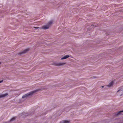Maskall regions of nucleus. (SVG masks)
Returning a JSON list of instances; mask_svg holds the SVG:
<instances>
[{
  "mask_svg": "<svg viewBox=\"0 0 123 123\" xmlns=\"http://www.w3.org/2000/svg\"><path fill=\"white\" fill-rule=\"evenodd\" d=\"M37 91V90H35L29 92L26 94L24 95L22 97L23 98H27L29 96L32 95L34 93Z\"/></svg>",
  "mask_w": 123,
  "mask_h": 123,
  "instance_id": "1",
  "label": "nucleus"
},
{
  "mask_svg": "<svg viewBox=\"0 0 123 123\" xmlns=\"http://www.w3.org/2000/svg\"><path fill=\"white\" fill-rule=\"evenodd\" d=\"M52 23L53 21H49L47 25L42 26V28L44 30L49 28V26L52 24Z\"/></svg>",
  "mask_w": 123,
  "mask_h": 123,
  "instance_id": "2",
  "label": "nucleus"
},
{
  "mask_svg": "<svg viewBox=\"0 0 123 123\" xmlns=\"http://www.w3.org/2000/svg\"><path fill=\"white\" fill-rule=\"evenodd\" d=\"M29 50L28 49H27L22 51L18 53V55H21L22 54H25Z\"/></svg>",
  "mask_w": 123,
  "mask_h": 123,
  "instance_id": "3",
  "label": "nucleus"
},
{
  "mask_svg": "<svg viewBox=\"0 0 123 123\" xmlns=\"http://www.w3.org/2000/svg\"><path fill=\"white\" fill-rule=\"evenodd\" d=\"M65 63H63L61 62H55L54 63V64L55 66H61L64 65L65 64Z\"/></svg>",
  "mask_w": 123,
  "mask_h": 123,
  "instance_id": "4",
  "label": "nucleus"
},
{
  "mask_svg": "<svg viewBox=\"0 0 123 123\" xmlns=\"http://www.w3.org/2000/svg\"><path fill=\"white\" fill-rule=\"evenodd\" d=\"M123 112L122 111H119L115 113V115H114L115 117H117V116L121 115L122 112Z\"/></svg>",
  "mask_w": 123,
  "mask_h": 123,
  "instance_id": "5",
  "label": "nucleus"
},
{
  "mask_svg": "<svg viewBox=\"0 0 123 123\" xmlns=\"http://www.w3.org/2000/svg\"><path fill=\"white\" fill-rule=\"evenodd\" d=\"M8 95L7 93H6L4 94H1L0 95V98L5 97Z\"/></svg>",
  "mask_w": 123,
  "mask_h": 123,
  "instance_id": "6",
  "label": "nucleus"
},
{
  "mask_svg": "<svg viewBox=\"0 0 123 123\" xmlns=\"http://www.w3.org/2000/svg\"><path fill=\"white\" fill-rule=\"evenodd\" d=\"M70 57V56L68 55H66L65 56L62 58L61 59L62 60H63V59H66L69 57Z\"/></svg>",
  "mask_w": 123,
  "mask_h": 123,
  "instance_id": "7",
  "label": "nucleus"
},
{
  "mask_svg": "<svg viewBox=\"0 0 123 123\" xmlns=\"http://www.w3.org/2000/svg\"><path fill=\"white\" fill-rule=\"evenodd\" d=\"M69 122L68 121H62L60 122L59 123H69Z\"/></svg>",
  "mask_w": 123,
  "mask_h": 123,
  "instance_id": "8",
  "label": "nucleus"
},
{
  "mask_svg": "<svg viewBox=\"0 0 123 123\" xmlns=\"http://www.w3.org/2000/svg\"><path fill=\"white\" fill-rule=\"evenodd\" d=\"M113 84V81H111L109 85L107 86L108 87H110L112 86Z\"/></svg>",
  "mask_w": 123,
  "mask_h": 123,
  "instance_id": "9",
  "label": "nucleus"
},
{
  "mask_svg": "<svg viewBox=\"0 0 123 123\" xmlns=\"http://www.w3.org/2000/svg\"><path fill=\"white\" fill-rule=\"evenodd\" d=\"M119 92L120 93H122V94H121V95H120V96H122V95H123V90H119L117 92Z\"/></svg>",
  "mask_w": 123,
  "mask_h": 123,
  "instance_id": "10",
  "label": "nucleus"
},
{
  "mask_svg": "<svg viewBox=\"0 0 123 123\" xmlns=\"http://www.w3.org/2000/svg\"><path fill=\"white\" fill-rule=\"evenodd\" d=\"M15 118H12L10 120V121H14L15 119Z\"/></svg>",
  "mask_w": 123,
  "mask_h": 123,
  "instance_id": "11",
  "label": "nucleus"
},
{
  "mask_svg": "<svg viewBox=\"0 0 123 123\" xmlns=\"http://www.w3.org/2000/svg\"><path fill=\"white\" fill-rule=\"evenodd\" d=\"M91 26H93L94 27H95L96 26V25H92Z\"/></svg>",
  "mask_w": 123,
  "mask_h": 123,
  "instance_id": "12",
  "label": "nucleus"
},
{
  "mask_svg": "<svg viewBox=\"0 0 123 123\" xmlns=\"http://www.w3.org/2000/svg\"><path fill=\"white\" fill-rule=\"evenodd\" d=\"M3 81V80H1L0 81V83L2 82Z\"/></svg>",
  "mask_w": 123,
  "mask_h": 123,
  "instance_id": "13",
  "label": "nucleus"
},
{
  "mask_svg": "<svg viewBox=\"0 0 123 123\" xmlns=\"http://www.w3.org/2000/svg\"><path fill=\"white\" fill-rule=\"evenodd\" d=\"M67 29H66V28H63V30H67Z\"/></svg>",
  "mask_w": 123,
  "mask_h": 123,
  "instance_id": "14",
  "label": "nucleus"
},
{
  "mask_svg": "<svg viewBox=\"0 0 123 123\" xmlns=\"http://www.w3.org/2000/svg\"><path fill=\"white\" fill-rule=\"evenodd\" d=\"M96 78V77H93V78Z\"/></svg>",
  "mask_w": 123,
  "mask_h": 123,
  "instance_id": "15",
  "label": "nucleus"
},
{
  "mask_svg": "<svg viewBox=\"0 0 123 123\" xmlns=\"http://www.w3.org/2000/svg\"><path fill=\"white\" fill-rule=\"evenodd\" d=\"M102 88H103V87H104V86H102Z\"/></svg>",
  "mask_w": 123,
  "mask_h": 123,
  "instance_id": "16",
  "label": "nucleus"
},
{
  "mask_svg": "<svg viewBox=\"0 0 123 123\" xmlns=\"http://www.w3.org/2000/svg\"><path fill=\"white\" fill-rule=\"evenodd\" d=\"M1 64V62H0V64Z\"/></svg>",
  "mask_w": 123,
  "mask_h": 123,
  "instance_id": "17",
  "label": "nucleus"
},
{
  "mask_svg": "<svg viewBox=\"0 0 123 123\" xmlns=\"http://www.w3.org/2000/svg\"><path fill=\"white\" fill-rule=\"evenodd\" d=\"M122 111H123V110Z\"/></svg>",
  "mask_w": 123,
  "mask_h": 123,
  "instance_id": "18",
  "label": "nucleus"
}]
</instances>
